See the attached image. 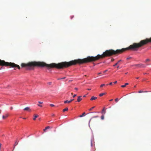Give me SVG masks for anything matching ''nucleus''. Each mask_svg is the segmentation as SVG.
Listing matches in <instances>:
<instances>
[{
  "label": "nucleus",
  "instance_id": "nucleus-3",
  "mask_svg": "<svg viewBox=\"0 0 151 151\" xmlns=\"http://www.w3.org/2000/svg\"><path fill=\"white\" fill-rule=\"evenodd\" d=\"M11 68H14V67H17V68L19 69H20L21 68H25L26 69L28 70H33L34 69V67H10Z\"/></svg>",
  "mask_w": 151,
  "mask_h": 151
},
{
  "label": "nucleus",
  "instance_id": "nucleus-42",
  "mask_svg": "<svg viewBox=\"0 0 151 151\" xmlns=\"http://www.w3.org/2000/svg\"><path fill=\"white\" fill-rule=\"evenodd\" d=\"M91 90V88H88V89H87V90H89H89Z\"/></svg>",
  "mask_w": 151,
  "mask_h": 151
},
{
  "label": "nucleus",
  "instance_id": "nucleus-7",
  "mask_svg": "<svg viewBox=\"0 0 151 151\" xmlns=\"http://www.w3.org/2000/svg\"><path fill=\"white\" fill-rule=\"evenodd\" d=\"M94 139V137H93V135L91 137V147H92V146H93L92 141H93V140Z\"/></svg>",
  "mask_w": 151,
  "mask_h": 151
},
{
  "label": "nucleus",
  "instance_id": "nucleus-23",
  "mask_svg": "<svg viewBox=\"0 0 151 151\" xmlns=\"http://www.w3.org/2000/svg\"><path fill=\"white\" fill-rule=\"evenodd\" d=\"M100 113L99 112H98V111H95V112H91L90 113Z\"/></svg>",
  "mask_w": 151,
  "mask_h": 151
},
{
  "label": "nucleus",
  "instance_id": "nucleus-21",
  "mask_svg": "<svg viewBox=\"0 0 151 151\" xmlns=\"http://www.w3.org/2000/svg\"><path fill=\"white\" fill-rule=\"evenodd\" d=\"M143 92H144V91L142 90H140L138 91V93H139Z\"/></svg>",
  "mask_w": 151,
  "mask_h": 151
},
{
  "label": "nucleus",
  "instance_id": "nucleus-18",
  "mask_svg": "<svg viewBox=\"0 0 151 151\" xmlns=\"http://www.w3.org/2000/svg\"><path fill=\"white\" fill-rule=\"evenodd\" d=\"M104 115L102 114L101 116V119L102 120H104Z\"/></svg>",
  "mask_w": 151,
  "mask_h": 151
},
{
  "label": "nucleus",
  "instance_id": "nucleus-11",
  "mask_svg": "<svg viewBox=\"0 0 151 151\" xmlns=\"http://www.w3.org/2000/svg\"><path fill=\"white\" fill-rule=\"evenodd\" d=\"M50 128V127L49 126H47V127H46L45 128V129H44V132H45L48 129H49Z\"/></svg>",
  "mask_w": 151,
  "mask_h": 151
},
{
  "label": "nucleus",
  "instance_id": "nucleus-51",
  "mask_svg": "<svg viewBox=\"0 0 151 151\" xmlns=\"http://www.w3.org/2000/svg\"><path fill=\"white\" fill-rule=\"evenodd\" d=\"M101 73H99L98 74H101Z\"/></svg>",
  "mask_w": 151,
  "mask_h": 151
},
{
  "label": "nucleus",
  "instance_id": "nucleus-46",
  "mask_svg": "<svg viewBox=\"0 0 151 151\" xmlns=\"http://www.w3.org/2000/svg\"><path fill=\"white\" fill-rule=\"evenodd\" d=\"M147 74V73H144V75H146V74Z\"/></svg>",
  "mask_w": 151,
  "mask_h": 151
},
{
  "label": "nucleus",
  "instance_id": "nucleus-16",
  "mask_svg": "<svg viewBox=\"0 0 151 151\" xmlns=\"http://www.w3.org/2000/svg\"><path fill=\"white\" fill-rule=\"evenodd\" d=\"M66 78L65 77H63L61 78H57V80H63V79H65Z\"/></svg>",
  "mask_w": 151,
  "mask_h": 151
},
{
  "label": "nucleus",
  "instance_id": "nucleus-53",
  "mask_svg": "<svg viewBox=\"0 0 151 151\" xmlns=\"http://www.w3.org/2000/svg\"><path fill=\"white\" fill-rule=\"evenodd\" d=\"M139 78L138 77H137L136 78L137 79H138Z\"/></svg>",
  "mask_w": 151,
  "mask_h": 151
},
{
  "label": "nucleus",
  "instance_id": "nucleus-20",
  "mask_svg": "<svg viewBox=\"0 0 151 151\" xmlns=\"http://www.w3.org/2000/svg\"><path fill=\"white\" fill-rule=\"evenodd\" d=\"M95 107V106L92 107V108H91L89 109V111H91Z\"/></svg>",
  "mask_w": 151,
  "mask_h": 151
},
{
  "label": "nucleus",
  "instance_id": "nucleus-32",
  "mask_svg": "<svg viewBox=\"0 0 151 151\" xmlns=\"http://www.w3.org/2000/svg\"><path fill=\"white\" fill-rule=\"evenodd\" d=\"M117 83V81H115L114 82V84H115L116 83Z\"/></svg>",
  "mask_w": 151,
  "mask_h": 151
},
{
  "label": "nucleus",
  "instance_id": "nucleus-27",
  "mask_svg": "<svg viewBox=\"0 0 151 151\" xmlns=\"http://www.w3.org/2000/svg\"><path fill=\"white\" fill-rule=\"evenodd\" d=\"M99 117V116H93V118H98Z\"/></svg>",
  "mask_w": 151,
  "mask_h": 151
},
{
  "label": "nucleus",
  "instance_id": "nucleus-12",
  "mask_svg": "<svg viewBox=\"0 0 151 151\" xmlns=\"http://www.w3.org/2000/svg\"><path fill=\"white\" fill-rule=\"evenodd\" d=\"M68 110V108L67 107H66L64 109H63V112H64L66 111H67Z\"/></svg>",
  "mask_w": 151,
  "mask_h": 151
},
{
  "label": "nucleus",
  "instance_id": "nucleus-43",
  "mask_svg": "<svg viewBox=\"0 0 151 151\" xmlns=\"http://www.w3.org/2000/svg\"><path fill=\"white\" fill-rule=\"evenodd\" d=\"M120 67H119V66L117 67L118 68H120Z\"/></svg>",
  "mask_w": 151,
  "mask_h": 151
},
{
  "label": "nucleus",
  "instance_id": "nucleus-29",
  "mask_svg": "<svg viewBox=\"0 0 151 151\" xmlns=\"http://www.w3.org/2000/svg\"><path fill=\"white\" fill-rule=\"evenodd\" d=\"M6 118V117L4 115H3L2 116V118L3 119H4Z\"/></svg>",
  "mask_w": 151,
  "mask_h": 151
},
{
  "label": "nucleus",
  "instance_id": "nucleus-6",
  "mask_svg": "<svg viewBox=\"0 0 151 151\" xmlns=\"http://www.w3.org/2000/svg\"><path fill=\"white\" fill-rule=\"evenodd\" d=\"M81 96H79L78 97V98L77 99V101L78 102H79L82 100V99L81 98Z\"/></svg>",
  "mask_w": 151,
  "mask_h": 151
},
{
  "label": "nucleus",
  "instance_id": "nucleus-45",
  "mask_svg": "<svg viewBox=\"0 0 151 151\" xmlns=\"http://www.w3.org/2000/svg\"><path fill=\"white\" fill-rule=\"evenodd\" d=\"M1 144L0 143V149H1Z\"/></svg>",
  "mask_w": 151,
  "mask_h": 151
},
{
  "label": "nucleus",
  "instance_id": "nucleus-2",
  "mask_svg": "<svg viewBox=\"0 0 151 151\" xmlns=\"http://www.w3.org/2000/svg\"><path fill=\"white\" fill-rule=\"evenodd\" d=\"M43 68L44 67H45L46 69V71L47 72H50L51 70V68L53 67H56V68L58 69H62L63 68V67H39Z\"/></svg>",
  "mask_w": 151,
  "mask_h": 151
},
{
  "label": "nucleus",
  "instance_id": "nucleus-38",
  "mask_svg": "<svg viewBox=\"0 0 151 151\" xmlns=\"http://www.w3.org/2000/svg\"><path fill=\"white\" fill-rule=\"evenodd\" d=\"M38 106H40V107H42V106L41 105H40V104H38Z\"/></svg>",
  "mask_w": 151,
  "mask_h": 151
},
{
  "label": "nucleus",
  "instance_id": "nucleus-31",
  "mask_svg": "<svg viewBox=\"0 0 151 151\" xmlns=\"http://www.w3.org/2000/svg\"><path fill=\"white\" fill-rule=\"evenodd\" d=\"M75 89L76 91H77L78 90V88L77 87H76L75 88Z\"/></svg>",
  "mask_w": 151,
  "mask_h": 151
},
{
  "label": "nucleus",
  "instance_id": "nucleus-30",
  "mask_svg": "<svg viewBox=\"0 0 151 151\" xmlns=\"http://www.w3.org/2000/svg\"><path fill=\"white\" fill-rule=\"evenodd\" d=\"M92 118H91L90 120H89V126L90 127V125H89V123H90V122L91 121V119Z\"/></svg>",
  "mask_w": 151,
  "mask_h": 151
},
{
  "label": "nucleus",
  "instance_id": "nucleus-13",
  "mask_svg": "<svg viewBox=\"0 0 151 151\" xmlns=\"http://www.w3.org/2000/svg\"><path fill=\"white\" fill-rule=\"evenodd\" d=\"M38 117V115H35L34 116V117L33 118V119L34 120H35L36 119V118H37Z\"/></svg>",
  "mask_w": 151,
  "mask_h": 151
},
{
  "label": "nucleus",
  "instance_id": "nucleus-36",
  "mask_svg": "<svg viewBox=\"0 0 151 151\" xmlns=\"http://www.w3.org/2000/svg\"><path fill=\"white\" fill-rule=\"evenodd\" d=\"M38 103L39 104H42L43 103V102H40V101H39Z\"/></svg>",
  "mask_w": 151,
  "mask_h": 151
},
{
  "label": "nucleus",
  "instance_id": "nucleus-9",
  "mask_svg": "<svg viewBox=\"0 0 151 151\" xmlns=\"http://www.w3.org/2000/svg\"><path fill=\"white\" fill-rule=\"evenodd\" d=\"M86 115V113L85 112L83 113L82 114L80 115L79 116V117H82L83 116H84Z\"/></svg>",
  "mask_w": 151,
  "mask_h": 151
},
{
  "label": "nucleus",
  "instance_id": "nucleus-35",
  "mask_svg": "<svg viewBox=\"0 0 151 151\" xmlns=\"http://www.w3.org/2000/svg\"><path fill=\"white\" fill-rule=\"evenodd\" d=\"M4 67H3V66L1 67V68H0V69H4Z\"/></svg>",
  "mask_w": 151,
  "mask_h": 151
},
{
  "label": "nucleus",
  "instance_id": "nucleus-44",
  "mask_svg": "<svg viewBox=\"0 0 151 151\" xmlns=\"http://www.w3.org/2000/svg\"><path fill=\"white\" fill-rule=\"evenodd\" d=\"M86 95H84V96H83V97H86Z\"/></svg>",
  "mask_w": 151,
  "mask_h": 151
},
{
  "label": "nucleus",
  "instance_id": "nucleus-24",
  "mask_svg": "<svg viewBox=\"0 0 151 151\" xmlns=\"http://www.w3.org/2000/svg\"><path fill=\"white\" fill-rule=\"evenodd\" d=\"M119 99L118 98H116L115 99V101L116 102H117L119 101Z\"/></svg>",
  "mask_w": 151,
  "mask_h": 151
},
{
  "label": "nucleus",
  "instance_id": "nucleus-10",
  "mask_svg": "<svg viewBox=\"0 0 151 151\" xmlns=\"http://www.w3.org/2000/svg\"><path fill=\"white\" fill-rule=\"evenodd\" d=\"M129 83H126L124 84V85H122L121 86V87L122 88H124L127 85H128Z\"/></svg>",
  "mask_w": 151,
  "mask_h": 151
},
{
  "label": "nucleus",
  "instance_id": "nucleus-26",
  "mask_svg": "<svg viewBox=\"0 0 151 151\" xmlns=\"http://www.w3.org/2000/svg\"><path fill=\"white\" fill-rule=\"evenodd\" d=\"M50 106H51V107H53V106H55V105L53 104H50Z\"/></svg>",
  "mask_w": 151,
  "mask_h": 151
},
{
  "label": "nucleus",
  "instance_id": "nucleus-50",
  "mask_svg": "<svg viewBox=\"0 0 151 151\" xmlns=\"http://www.w3.org/2000/svg\"><path fill=\"white\" fill-rule=\"evenodd\" d=\"M23 119H26V118H23Z\"/></svg>",
  "mask_w": 151,
  "mask_h": 151
},
{
  "label": "nucleus",
  "instance_id": "nucleus-39",
  "mask_svg": "<svg viewBox=\"0 0 151 151\" xmlns=\"http://www.w3.org/2000/svg\"><path fill=\"white\" fill-rule=\"evenodd\" d=\"M113 101V99H110V100H109V101Z\"/></svg>",
  "mask_w": 151,
  "mask_h": 151
},
{
  "label": "nucleus",
  "instance_id": "nucleus-33",
  "mask_svg": "<svg viewBox=\"0 0 151 151\" xmlns=\"http://www.w3.org/2000/svg\"><path fill=\"white\" fill-rule=\"evenodd\" d=\"M150 60L148 59H147L146 60V62H147V61H149Z\"/></svg>",
  "mask_w": 151,
  "mask_h": 151
},
{
  "label": "nucleus",
  "instance_id": "nucleus-4",
  "mask_svg": "<svg viewBox=\"0 0 151 151\" xmlns=\"http://www.w3.org/2000/svg\"><path fill=\"white\" fill-rule=\"evenodd\" d=\"M106 109H107L105 108V107H104L103 108V109H102L101 111V113L102 114L104 115L106 113Z\"/></svg>",
  "mask_w": 151,
  "mask_h": 151
},
{
  "label": "nucleus",
  "instance_id": "nucleus-25",
  "mask_svg": "<svg viewBox=\"0 0 151 151\" xmlns=\"http://www.w3.org/2000/svg\"><path fill=\"white\" fill-rule=\"evenodd\" d=\"M105 86V84H102L101 85L100 87H102L103 86Z\"/></svg>",
  "mask_w": 151,
  "mask_h": 151
},
{
  "label": "nucleus",
  "instance_id": "nucleus-40",
  "mask_svg": "<svg viewBox=\"0 0 151 151\" xmlns=\"http://www.w3.org/2000/svg\"><path fill=\"white\" fill-rule=\"evenodd\" d=\"M107 70H105L104 71V73H105L107 71Z\"/></svg>",
  "mask_w": 151,
  "mask_h": 151
},
{
  "label": "nucleus",
  "instance_id": "nucleus-22",
  "mask_svg": "<svg viewBox=\"0 0 151 151\" xmlns=\"http://www.w3.org/2000/svg\"><path fill=\"white\" fill-rule=\"evenodd\" d=\"M52 83V82H49L47 83V84L49 85H51Z\"/></svg>",
  "mask_w": 151,
  "mask_h": 151
},
{
  "label": "nucleus",
  "instance_id": "nucleus-19",
  "mask_svg": "<svg viewBox=\"0 0 151 151\" xmlns=\"http://www.w3.org/2000/svg\"><path fill=\"white\" fill-rule=\"evenodd\" d=\"M105 94V93H100L99 94V96H103V95H104Z\"/></svg>",
  "mask_w": 151,
  "mask_h": 151
},
{
  "label": "nucleus",
  "instance_id": "nucleus-1",
  "mask_svg": "<svg viewBox=\"0 0 151 151\" xmlns=\"http://www.w3.org/2000/svg\"><path fill=\"white\" fill-rule=\"evenodd\" d=\"M129 50L135 51V43H133V44L126 48L117 50L115 51L112 49L107 50L104 52L102 55H98L95 57L88 56L86 58L83 59H79L68 62H62L58 64L52 63L50 64H47L44 62H31L27 64L22 63L21 66H70L76 65L77 64L79 65L95 61L100 59H102L105 57L111 56L113 55L121 53L126 50Z\"/></svg>",
  "mask_w": 151,
  "mask_h": 151
},
{
  "label": "nucleus",
  "instance_id": "nucleus-28",
  "mask_svg": "<svg viewBox=\"0 0 151 151\" xmlns=\"http://www.w3.org/2000/svg\"><path fill=\"white\" fill-rule=\"evenodd\" d=\"M112 82H110L109 84H107V85H112Z\"/></svg>",
  "mask_w": 151,
  "mask_h": 151
},
{
  "label": "nucleus",
  "instance_id": "nucleus-5",
  "mask_svg": "<svg viewBox=\"0 0 151 151\" xmlns=\"http://www.w3.org/2000/svg\"><path fill=\"white\" fill-rule=\"evenodd\" d=\"M74 100V99H71L70 100H66L65 101H64V103L65 104L69 103L71 102V101H73Z\"/></svg>",
  "mask_w": 151,
  "mask_h": 151
},
{
  "label": "nucleus",
  "instance_id": "nucleus-15",
  "mask_svg": "<svg viewBox=\"0 0 151 151\" xmlns=\"http://www.w3.org/2000/svg\"><path fill=\"white\" fill-rule=\"evenodd\" d=\"M18 142H17V141H16L15 142V143L14 144V149L15 148V146L16 145H18Z\"/></svg>",
  "mask_w": 151,
  "mask_h": 151
},
{
  "label": "nucleus",
  "instance_id": "nucleus-49",
  "mask_svg": "<svg viewBox=\"0 0 151 151\" xmlns=\"http://www.w3.org/2000/svg\"><path fill=\"white\" fill-rule=\"evenodd\" d=\"M139 65H141V66L142 65V64H139Z\"/></svg>",
  "mask_w": 151,
  "mask_h": 151
},
{
  "label": "nucleus",
  "instance_id": "nucleus-37",
  "mask_svg": "<svg viewBox=\"0 0 151 151\" xmlns=\"http://www.w3.org/2000/svg\"><path fill=\"white\" fill-rule=\"evenodd\" d=\"M8 116V114H6V117H7Z\"/></svg>",
  "mask_w": 151,
  "mask_h": 151
},
{
  "label": "nucleus",
  "instance_id": "nucleus-47",
  "mask_svg": "<svg viewBox=\"0 0 151 151\" xmlns=\"http://www.w3.org/2000/svg\"><path fill=\"white\" fill-rule=\"evenodd\" d=\"M148 91H144V92H148Z\"/></svg>",
  "mask_w": 151,
  "mask_h": 151
},
{
  "label": "nucleus",
  "instance_id": "nucleus-17",
  "mask_svg": "<svg viewBox=\"0 0 151 151\" xmlns=\"http://www.w3.org/2000/svg\"><path fill=\"white\" fill-rule=\"evenodd\" d=\"M121 61V60H119L117 63H115L114 65L113 66H116V65H118V63L120 62V61Z\"/></svg>",
  "mask_w": 151,
  "mask_h": 151
},
{
  "label": "nucleus",
  "instance_id": "nucleus-8",
  "mask_svg": "<svg viewBox=\"0 0 151 151\" xmlns=\"http://www.w3.org/2000/svg\"><path fill=\"white\" fill-rule=\"evenodd\" d=\"M97 98V97H95V96H92L91 97V99L90 100H91L92 101V100H94L96 99Z\"/></svg>",
  "mask_w": 151,
  "mask_h": 151
},
{
  "label": "nucleus",
  "instance_id": "nucleus-52",
  "mask_svg": "<svg viewBox=\"0 0 151 151\" xmlns=\"http://www.w3.org/2000/svg\"><path fill=\"white\" fill-rule=\"evenodd\" d=\"M130 58H127V59H129Z\"/></svg>",
  "mask_w": 151,
  "mask_h": 151
},
{
  "label": "nucleus",
  "instance_id": "nucleus-41",
  "mask_svg": "<svg viewBox=\"0 0 151 151\" xmlns=\"http://www.w3.org/2000/svg\"><path fill=\"white\" fill-rule=\"evenodd\" d=\"M52 116H55V114H52Z\"/></svg>",
  "mask_w": 151,
  "mask_h": 151
},
{
  "label": "nucleus",
  "instance_id": "nucleus-14",
  "mask_svg": "<svg viewBox=\"0 0 151 151\" xmlns=\"http://www.w3.org/2000/svg\"><path fill=\"white\" fill-rule=\"evenodd\" d=\"M24 110H29V107H27L24 109Z\"/></svg>",
  "mask_w": 151,
  "mask_h": 151
},
{
  "label": "nucleus",
  "instance_id": "nucleus-48",
  "mask_svg": "<svg viewBox=\"0 0 151 151\" xmlns=\"http://www.w3.org/2000/svg\"><path fill=\"white\" fill-rule=\"evenodd\" d=\"M12 109H13V108H12V107H11L10 108V109H11V110H12Z\"/></svg>",
  "mask_w": 151,
  "mask_h": 151
},
{
  "label": "nucleus",
  "instance_id": "nucleus-34",
  "mask_svg": "<svg viewBox=\"0 0 151 151\" xmlns=\"http://www.w3.org/2000/svg\"><path fill=\"white\" fill-rule=\"evenodd\" d=\"M76 96V94H74V95L73 96V97L74 98V97H75Z\"/></svg>",
  "mask_w": 151,
  "mask_h": 151
}]
</instances>
